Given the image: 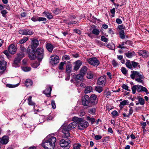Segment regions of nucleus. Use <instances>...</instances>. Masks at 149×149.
Masks as SVG:
<instances>
[{"label":"nucleus","mask_w":149,"mask_h":149,"mask_svg":"<svg viewBox=\"0 0 149 149\" xmlns=\"http://www.w3.org/2000/svg\"><path fill=\"white\" fill-rule=\"evenodd\" d=\"M70 124L67 126L65 125H62L59 129V131L61 132L63 134L62 137L67 138L70 136L69 130H72L75 128L77 126V122L75 121Z\"/></svg>","instance_id":"1"},{"label":"nucleus","mask_w":149,"mask_h":149,"mask_svg":"<svg viewBox=\"0 0 149 149\" xmlns=\"http://www.w3.org/2000/svg\"><path fill=\"white\" fill-rule=\"evenodd\" d=\"M56 141V138L55 137L48 136L47 138L45 139L42 143V146L45 149H51L54 148Z\"/></svg>","instance_id":"2"},{"label":"nucleus","mask_w":149,"mask_h":149,"mask_svg":"<svg viewBox=\"0 0 149 149\" xmlns=\"http://www.w3.org/2000/svg\"><path fill=\"white\" fill-rule=\"evenodd\" d=\"M72 121H75L78 123V127L79 130H84L87 128L89 125L87 121L84 120L82 118L74 117L72 119Z\"/></svg>","instance_id":"3"},{"label":"nucleus","mask_w":149,"mask_h":149,"mask_svg":"<svg viewBox=\"0 0 149 149\" xmlns=\"http://www.w3.org/2000/svg\"><path fill=\"white\" fill-rule=\"evenodd\" d=\"M131 74L130 75L131 78L132 79H135V80L138 82L142 83L143 76L139 72L132 71L131 72Z\"/></svg>","instance_id":"4"},{"label":"nucleus","mask_w":149,"mask_h":149,"mask_svg":"<svg viewBox=\"0 0 149 149\" xmlns=\"http://www.w3.org/2000/svg\"><path fill=\"white\" fill-rule=\"evenodd\" d=\"M36 54L38 60L41 61L44 57L43 49L41 48H38L36 51Z\"/></svg>","instance_id":"5"},{"label":"nucleus","mask_w":149,"mask_h":149,"mask_svg":"<svg viewBox=\"0 0 149 149\" xmlns=\"http://www.w3.org/2000/svg\"><path fill=\"white\" fill-rule=\"evenodd\" d=\"M88 63L94 66L97 67L100 64V61L96 57L88 58L87 59Z\"/></svg>","instance_id":"6"},{"label":"nucleus","mask_w":149,"mask_h":149,"mask_svg":"<svg viewBox=\"0 0 149 149\" xmlns=\"http://www.w3.org/2000/svg\"><path fill=\"white\" fill-rule=\"evenodd\" d=\"M70 140H68L66 141L63 139H61L60 143V145L62 147H64V149H68L70 147Z\"/></svg>","instance_id":"7"},{"label":"nucleus","mask_w":149,"mask_h":149,"mask_svg":"<svg viewBox=\"0 0 149 149\" xmlns=\"http://www.w3.org/2000/svg\"><path fill=\"white\" fill-rule=\"evenodd\" d=\"M90 99L89 96L87 95H85L82 99V103L84 106H88L90 103Z\"/></svg>","instance_id":"8"},{"label":"nucleus","mask_w":149,"mask_h":149,"mask_svg":"<svg viewBox=\"0 0 149 149\" xmlns=\"http://www.w3.org/2000/svg\"><path fill=\"white\" fill-rule=\"evenodd\" d=\"M106 83V77L103 76L100 77L98 79L97 84L99 85L103 86Z\"/></svg>","instance_id":"9"},{"label":"nucleus","mask_w":149,"mask_h":149,"mask_svg":"<svg viewBox=\"0 0 149 149\" xmlns=\"http://www.w3.org/2000/svg\"><path fill=\"white\" fill-rule=\"evenodd\" d=\"M59 58L57 55H54L51 57L50 62L52 65L57 64L59 62Z\"/></svg>","instance_id":"10"},{"label":"nucleus","mask_w":149,"mask_h":149,"mask_svg":"<svg viewBox=\"0 0 149 149\" xmlns=\"http://www.w3.org/2000/svg\"><path fill=\"white\" fill-rule=\"evenodd\" d=\"M90 103L92 105H95L97 103L98 99L97 97V95L95 94H93L91 95L90 98Z\"/></svg>","instance_id":"11"},{"label":"nucleus","mask_w":149,"mask_h":149,"mask_svg":"<svg viewBox=\"0 0 149 149\" xmlns=\"http://www.w3.org/2000/svg\"><path fill=\"white\" fill-rule=\"evenodd\" d=\"M8 52L12 54H14L17 50V48L15 45L13 44L10 45L8 48Z\"/></svg>","instance_id":"12"},{"label":"nucleus","mask_w":149,"mask_h":149,"mask_svg":"<svg viewBox=\"0 0 149 149\" xmlns=\"http://www.w3.org/2000/svg\"><path fill=\"white\" fill-rule=\"evenodd\" d=\"M39 43L38 40L33 39L31 41V46L32 49V51L33 52L34 49L36 48L39 45Z\"/></svg>","instance_id":"13"},{"label":"nucleus","mask_w":149,"mask_h":149,"mask_svg":"<svg viewBox=\"0 0 149 149\" xmlns=\"http://www.w3.org/2000/svg\"><path fill=\"white\" fill-rule=\"evenodd\" d=\"M9 138L8 136H4L1 138H0V145H6L7 144L9 141Z\"/></svg>","instance_id":"14"},{"label":"nucleus","mask_w":149,"mask_h":149,"mask_svg":"<svg viewBox=\"0 0 149 149\" xmlns=\"http://www.w3.org/2000/svg\"><path fill=\"white\" fill-rule=\"evenodd\" d=\"M7 64L6 62L4 60L2 61V64L0 66V75L1 74L3 73L6 70Z\"/></svg>","instance_id":"15"},{"label":"nucleus","mask_w":149,"mask_h":149,"mask_svg":"<svg viewBox=\"0 0 149 149\" xmlns=\"http://www.w3.org/2000/svg\"><path fill=\"white\" fill-rule=\"evenodd\" d=\"M52 87L51 86H47L46 89L43 91V93L48 97L51 96Z\"/></svg>","instance_id":"16"},{"label":"nucleus","mask_w":149,"mask_h":149,"mask_svg":"<svg viewBox=\"0 0 149 149\" xmlns=\"http://www.w3.org/2000/svg\"><path fill=\"white\" fill-rule=\"evenodd\" d=\"M137 91L139 92L143 91L146 92L147 94L149 93L148 91L147 88L142 86L137 85Z\"/></svg>","instance_id":"17"},{"label":"nucleus","mask_w":149,"mask_h":149,"mask_svg":"<svg viewBox=\"0 0 149 149\" xmlns=\"http://www.w3.org/2000/svg\"><path fill=\"white\" fill-rule=\"evenodd\" d=\"M140 56H141L144 58H146L148 56L149 53L148 52H146V50H139L138 52Z\"/></svg>","instance_id":"18"},{"label":"nucleus","mask_w":149,"mask_h":149,"mask_svg":"<svg viewBox=\"0 0 149 149\" xmlns=\"http://www.w3.org/2000/svg\"><path fill=\"white\" fill-rule=\"evenodd\" d=\"M75 65L74 67V70L77 71L81 65L82 63L81 61L78 60L75 62Z\"/></svg>","instance_id":"19"},{"label":"nucleus","mask_w":149,"mask_h":149,"mask_svg":"<svg viewBox=\"0 0 149 149\" xmlns=\"http://www.w3.org/2000/svg\"><path fill=\"white\" fill-rule=\"evenodd\" d=\"M30 48L29 47H28V49L27 51V52L28 53L29 55V57L30 58L31 60H34L36 58V54H35L34 53V51L33 52V51H31V52H33V53H31L30 52V49H29Z\"/></svg>","instance_id":"20"},{"label":"nucleus","mask_w":149,"mask_h":149,"mask_svg":"<svg viewBox=\"0 0 149 149\" xmlns=\"http://www.w3.org/2000/svg\"><path fill=\"white\" fill-rule=\"evenodd\" d=\"M33 84V81L30 79H26L25 81V85L27 87H29L31 86Z\"/></svg>","instance_id":"21"},{"label":"nucleus","mask_w":149,"mask_h":149,"mask_svg":"<svg viewBox=\"0 0 149 149\" xmlns=\"http://www.w3.org/2000/svg\"><path fill=\"white\" fill-rule=\"evenodd\" d=\"M46 47L47 50L49 52H52L54 48V46L50 43H47L46 45Z\"/></svg>","instance_id":"22"},{"label":"nucleus","mask_w":149,"mask_h":149,"mask_svg":"<svg viewBox=\"0 0 149 149\" xmlns=\"http://www.w3.org/2000/svg\"><path fill=\"white\" fill-rule=\"evenodd\" d=\"M72 69V65L71 64H69L67 65L66 68V72L69 74H70Z\"/></svg>","instance_id":"23"},{"label":"nucleus","mask_w":149,"mask_h":149,"mask_svg":"<svg viewBox=\"0 0 149 149\" xmlns=\"http://www.w3.org/2000/svg\"><path fill=\"white\" fill-rule=\"evenodd\" d=\"M20 60L16 58L14 61V62L13 64V66L15 67H17L18 66L19 63L20 61Z\"/></svg>","instance_id":"24"},{"label":"nucleus","mask_w":149,"mask_h":149,"mask_svg":"<svg viewBox=\"0 0 149 149\" xmlns=\"http://www.w3.org/2000/svg\"><path fill=\"white\" fill-rule=\"evenodd\" d=\"M87 68L86 66H84L81 68L80 70V72L84 75L87 73Z\"/></svg>","instance_id":"25"},{"label":"nucleus","mask_w":149,"mask_h":149,"mask_svg":"<svg viewBox=\"0 0 149 149\" xmlns=\"http://www.w3.org/2000/svg\"><path fill=\"white\" fill-rule=\"evenodd\" d=\"M17 57L16 58L21 60L22 59L24 56V54L23 52H19L17 54Z\"/></svg>","instance_id":"26"},{"label":"nucleus","mask_w":149,"mask_h":149,"mask_svg":"<svg viewBox=\"0 0 149 149\" xmlns=\"http://www.w3.org/2000/svg\"><path fill=\"white\" fill-rule=\"evenodd\" d=\"M84 78V75L82 74H79L76 75V80H83Z\"/></svg>","instance_id":"27"},{"label":"nucleus","mask_w":149,"mask_h":149,"mask_svg":"<svg viewBox=\"0 0 149 149\" xmlns=\"http://www.w3.org/2000/svg\"><path fill=\"white\" fill-rule=\"evenodd\" d=\"M135 53L134 52H128L127 53H125V55L129 58H131L133 55H134Z\"/></svg>","instance_id":"28"},{"label":"nucleus","mask_w":149,"mask_h":149,"mask_svg":"<svg viewBox=\"0 0 149 149\" xmlns=\"http://www.w3.org/2000/svg\"><path fill=\"white\" fill-rule=\"evenodd\" d=\"M125 65L129 69L132 70V62L129 60H128L125 63Z\"/></svg>","instance_id":"29"},{"label":"nucleus","mask_w":149,"mask_h":149,"mask_svg":"<svg viewBox=\"0 0 149 149\" xmlns=\"http://www.w3.org/2000/svg\"><path fill=\"white\" fill-rule=\"evenodd\" d=\"M92 91V87L90 86H88L86 88L84 92L85 93H90Z\"/></svg>","instance_id":"30"},{"label":"nucleus","mask_w":149,"mask_h":149,"mask_svg":"<svg viewBox=\"0 0 149 149\" xmlns=\"http://www.w3.org/2000/svg\"><path fill=\"white\" fill-rule=\"evenodd\" d=\"M31 98L32 97L31 96H29V98L28 99V104L30 105L34 106L35 103L32 101Z\"/></svg>","instance_id":"31"},{"label":"nucleus","mask_w":149,"mask_h":149,"mask_svg":"<svg viewBox=\"0 0 149 149\" xmlns=\"http://www.w3.org/2000/svg\"><path fill=\"white\" fill-rule=\"evenodd\" d=\"M95 90L97 92L100 93L103 91V88L102 87L99 86H95Z\"/></svg>","instance_id":"32"},{"label":"nucleus","mask_w":149,"mask_h":149,"mask_svg":"<svg viewBox=\"0 0 149 149\" xmlns=\"http://www.w3.org/2000/svg\"><path fill=\"white\" fill-rule=\"evenodd\" d=\"M29 39L28 37H26L21 39L19 42V43L22 44L25 42Z\"/></svg>","instance_id":"33"},{"label":"nucleus","mask_w":149,"mask_h":149,"mask_svg":"<svg viewBox=\"0 0 149 149\" xmlns=\"http://www.w3.org/2000/svg\"><path fill=\"white\" fill-rule=\"evenodd\" d=\"M111 63L114 67H116L119 65L118 63L115 59H113Z\"/></svg>","instance_id":"34"},{"label":"nucleus","mask_w":149,"mask_h":149,"mask_svg":"<svg viewBox=\"0 0 149 149\" xmlns=\"http://www.w3.org/2000/svg\"><path fill=\"white\" fill-rule=\"evenodd\" d=\"M96 111V108H93L88 109V112L94 115L95 114Z\"/></svg>","instance_id":"35"},{"label":"nucleus","mask_w":149,"mask_h":149,"mask_svg":"<svg viewBox=\"0 0 149 149\" xmlns=\"http://www.w3.org/2000/svg\"><path fill=\"white\" fill-rule=\"evenodd\" d=\"M26 29V36L31 35L33 34V31L31 29Z\"/></svg>","instance_id":"36"},{"label":"nucleus","mask_w":149,"mask_h":149,"mask_svg":"<svg viewBox=\"0 0 149 149\" xmlns=\"http://www.w3.org/2000/svg\"><path fill=\"white\" fill-rule=\"evenodd\" d=\"M66 62L65 61V62H62L60 63L58 66V68L59 70H62L64 69L63 66L64 64H65Z\"/></svg>","instance_id":"37"},{"label":"nucleus","mask_w":149,"mask_h":149,"mask_svg":"<svg viewBox=\"0 0 149 149\" xmlns=\"http://www.w3.org/2000/svg\"><path fill=\"white\" fill-rule=\"evenodd\" d=\"M87 120L89 121H91L92 124H93L95 121V119L93 118H91L89 116L86 117Z\"/></svg>","instance_id":"38"},{"label":"nucleus","mask_w":149,"mask_h":149,"mask_svg":"<svg viewBox=\"0 0 149 149\" xmlns=\"http://www.w3.org/2000/svg\"><path fill=\"white\" fill-rule=\"evenodd\" d=\"M119 35L120 38L122 39L125 38V35H124V31L123 30H121L119 32Z\"/></svg>","instance_id":"39"},{"label":"nucleus","mask_w":149,"mask_h":149,"mask_svg":"<svg viewBox=\"0 0 149 149\" xmlns=\"http://www.w3.org/2000/svg\"><path fill=\"white\" fill-rule=\"evenodd\" d=\"M93 74L91 72H88L87 75V77L89 79H91L93 78Z\"/></svg>","instance_id":"40"},{"label":"nucleus","mask_w":149,"mask_h":149,"mask_svg":"<svg viewBox=\"0 0 149 149\" xmlns=\"http://www.w3.org/2000/svg\"><path fill=\"white\" fill-rule=\"evenodd\" d=\"M100 31L98 29H94L92 31L93 34L96 35H98L100 33Z\"/></svg>","instance_id":"41"},{"label":"nucleus","mask_w":149,"mask_h":149,"mask_svg":"<svg viewBox=\"0 0 149 149\" xmlns=\"http://www.w3.org/2000/svg\"><path fill=\"white\" fill-rule=\"evenodd\" d=\"M132 68H135L137 66H138L139 68H140V65H138L139 64L138 63H136L134 61H132Z\"/></svg>","instance_id":"42"},{"label":"nucleus","mask_w":149,"mask_h":149,"mask_svg":"<svg viewBox=\"0 0 149 149\" xmlns=\"http://www.w3.org/2000/svg\"><path fill=\"white\" fill-rule=\"evenodd\" d=\"M81 145L79 143L74 144L73 145V149H80Z\"/></svg>","instance_id":"43"},{"label":"nucleus","mask_w":149,"mask_h":149,"mask_svg":"<svg viewBox=\"0 0 149 149\" xmlns=\"http://www.w3.org/2000/svg\"><path fill=\"white\" fill-rule=\"evenodd\" d=\"M109 88H107L104 91V92L106 93L105 95L107 97H109L111 95V92L108 91Z\"/></svg>","instance_id":"44"},{"label":"nucleus","mask_w":149,"mask_h":149,"mask_svg":"<svg viewBox=\"0 0 149 149\" xmlns=\"http://www.w3.org/2000/svg\"><path fill=\"white\" fill-rule=\"evenodd\" d=\"M19 33L21 34L26 35V29L20 30L19 31Z\"/></svg>","instance_id":"45"},{"label":"nucleus","mask_w":149,"mask_h":149,"mask_svg":"<svg viewBox=\"0 0 149 149\" xmlns=\"http://www.w3.org/2000/svg\"><path fill=\"white\" fill-rule=\"evenodd\" d=\"M40 65L39 62H37L33 63L32 65V66L34 68H36Z\"/></svg>","instance_id":"46"},{"label":"nucleus","mask_w":149,"mask_h":149,"mask_svg":"<svg viewBox=\"0 0 149 149\" xmlns=\"http://www.w3.org/2000/svg\"><path fill=\"white\" fill-rule=\"evenodd\" d=\"M139 102L141 105H144L145 104L144 100L143 98H139L138 99Z\"/></svg>","instance_id":"47"},{"label":"nucleus","mask_w":149,"mask_h":149,"mask_svg":"<svg viewBox=\"0 0 149 149\" xmlns=\"http://www.w3.org/2000/svg\"><path fill=\"white\" fill-rule=\"evenodd\" d=\"M9 52H8L7 50H5L3 52V53L6 55V56L7 57L8 59H10L11 57V56L10 55L9 53Z\"/></svg>","instance_id":"48"},{"label":"nucleus","mask_w":149,"mask_h":149,"mask_svg":"<svg viewBox=\"0 0 149 149\" xmlns=\"http://www.w3.org/2000/svg\"><path fill=\"white\" fill-rule=\"evenodd\" d=\"M121 71L122 73L124 75H125L127 73V71L126 69L124 67H122L121 68Z\"/></svg>","instance_id":"49"},{"label":"nucleus","mask_w":149,"mask_h":149,"mask_svg":"<svg viewBox=\"0 0 149 149\" xmlns=\"http://www.w3.org/2000/svg\"><path fill=\"white\" fill-rule=\"evenodd\" d=\"M137 88V85H134L132 88V90L133 94H134L136 93Z\"/></svg>","instance_id":"50"},{"label":"nucleus","mask_w":149,"mask_h":149,"mask_svg":"<svg viewBox=\"0 0 149 149\" xmlns=\"http://www.w3.org/2000/svg\"><path fill=\"white\" fill-rule=\"evenodd\" d=\"M122 87L123 89L127 90L129 91H131L130 89H129V87L125 84H123V85Z\"/></svg>","instance_id":"51"},{"label":"nucleus","mask_w":149,"mask_h":149,"mask_svg":"<svg viewBox=\"0 0 149 149\" xmlns=\"http://www.w3.org/2000/svg\"><path fill=\"white\" fill-rule=\"evenodd\" d=\"M101 40L105 42H108L109 40L108 39L104 36H101Z\"/></svg>","instance_id":"52"},{"label":"nucleus","mask_w":149,"mask_h":149,"mask_svg":"<svg viewBox=\"0 0 149 149\" xmlns=\"http://www.w3.org/2000/svg\"><path fill=\"white\" fill-rule=\"evenodd\" d=\"M1 13L2 14L3 16L4 17H6V15L7 13H8V12L6 10H4L1 11Z\"/></svg>","instance_id":"53"},{"label":"nucleus","mask_w":149,"mask_h":149,"mask_svg":"<svg viewBox=\"0 0 149 149\" xmlns=\"http://www.w3.org/2000/svg\"><path fill=\"white\" fill-rule=\"evenodd\" d=\"M77 22L76 21H71L69 22H65V23L68 25H70L71 24H76L77 23Z\"/></svg>","instance_id":"54"},{"label":"nucleus","mask_w":149,"mask_h":149,"mask_svg":"<svg viewBox=\"0 0 149 149\" xmlns=\"http://www.w3.org/2000/svg\"><path fill=\"white\" fill-rule=\"evenodd\" d=\"M70 58V57L68 55H65L63 57V58L66 61L69 60Z\"/></svg>","instance_id":"55"},{"label":"nucleus","mask_w":149,"mask_h":149,"mask_svg":"<svg viewBox=\"0 0 149 149\" xmlns=\"http://www.w3.org/2000/svg\"><path fill=\"white\" fill-rule=\"evenodd\" d=\"M130 109L129 111V113L127 117H129L130 116V115H131L133 113V109L132 107H130Z\"/></svg>","instance_id":"56"},{"label":"nucleus","mask_w":149,"mask_h":149,"mask_svg":"<svg viewBox=\"0 0 149 149\" xmlns=\"http://www.w3.org/2000/svg\"><path fill=\"white\" fill-rule=\"evenodd\" d=\"M113 117H116L118 116V112L116 111H114L111 113Z\"/></svg>","instance_id":"57"},{"label":"nucleus","mask_w":149,"mask_h":149,"mask_svg":"<svg viewBox=\"0 0 149 149\" xmlns=\"http://www.w3.org/2000/svg\"><path fill=\"white\" fill-rule=\"evenodd\" d=\"M38 21L40 22V21H46L47 19L45 18V17H38Z\"/></svg>","instance_id":"58"},{"label":"nucleus","mask_w":149,"mask_h":149,"mask_svg":"<svg viewBox=\"0 0 149 149\" xmlns=\"http://www.w3.org/2000/svg\"><path fill=\"white\" fill-rule=\"evenodd\" d=\"M127 100H124L120 102V105L125 106L127 104Z\"/></svg>","instance_id":"59"},{"label":"nucleus","mask_w":149,"mask_h":149,"mask_svg":"<svg viewBox=\"0 0 149 149\" xmlns=\"http://www.w3.org/2000/svg\"><path fill=\"white\" fill-rule=\"evenodd\" d=\"M20 49L21 51H22L21 52H23V53H24V52H26V49L24 47L20 46Z\"/></svg>","instance_id":"60"},{"label":"nucleus","mask_w":149,"mask_h":149,"mask_svg":"<svg viewBox=\"0 0 149 149\" xmlns=\"http://www.w3.org/2000/svg\"><path fill=\"white\" fill-rule=\"evenodd\" d=\"M31 20L33 22L38 21V17L35 16L31 18Z\"/></svg>","instance_id":"61"},{"label":"nucleus","mask_w":149,"mask_h":149,"mask_svg":"<svg viewBox=\"0 0 149 149\" xmlns=\"http://www.w3.org/2000/svg\"><path fill=\"white\" fill-rule=\"evenodd\" d=\"M112 45L113 46H112L111 45H110V43H108V44L107 45V47H108V48H109L110 49H113V48L114 47V45L113 44Z\"/></svg>","instance_id":"62"},{"label":"nucleus","mask_w":149,"mask_h":149,"mask_svg":"<svg viewBox=\"0 0 149 149\" xmlns=\"http://www.w3.org/2000/svg\"><path fill=\"white\" fill-rule=\"evenodd\" d=\"M53 12L56 14L57 15L60 12V11L59 9L56 8L54 10Z\"/></svg>","instance_id":"63"},{"label":"nucleus","mask_w":149,"mask_h":149,"mask_svg":"<svg viewBox=\"0 0 149 149\" xmlns=\"http://www.w3.org/2000/svg\"><path fill=\"white\" fill-rule=\"evenodd\" d=\"M22 69L24 71L27 72L30 71L31 69V68L28 67H24Z\"/></svg>","instance_id":"64"}]
</instances>
